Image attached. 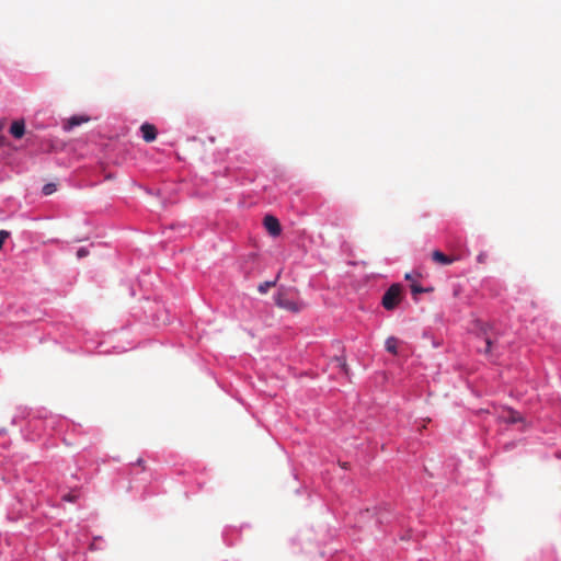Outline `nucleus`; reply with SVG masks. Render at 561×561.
Instances as JSON below:
<instances>
[{
  "label": "nucleus",
  "instance_id": "nucleus-8",
  "mask_svg": "<svg viewBox=\"0 0 561 561\" xmlns=\"http://www.w3.org/2000/svg\"><path fill=\"white\" fill-rule=\"evenodd\" d=\"M10 133L11 135L14 137V138H22L23 135L25 134V124H24V121H14L12 124H11V127H10Z\"/></svg>",
  "mask_w": 561,
  "mask_h": 561
},
{
  "label": "nucleus",
  "instance_id": "nucleus-15",
  "mask_svg": "<svg viewBox=\"0 0 561 561\" xmlns=\"http://www.w3.org/2000/svg\"><path fill=\"white\" fill-rule=\"evenodd\" d=\"M484 342H485V350H484V353H485V354H489V353L491 352L492 346H493V341L491 340V337H490V336H485Z\"/></svg>",
  "mask_w": 561,
  "mask_h": 561
},
{
  "label": "nucleus",
  "instance_id": "nucleus-14",
  "mask_svg": "<svg viewBox=\"0 0 561 561\" xmlns=\"http://www.w3.org/2000/svg\"><path fill=\"white\" fill-rule=\"evenodd\" d=\"M10 237V232L7 230H0V250L3 247L5 240Z\"/></svg>",
  "mask_w": 561,
  "mask_h": 561
},
{
  "label": "nucleus",
  "instance_id": "nucleus-4",
  "mask_svg": "<svg viewBox=\"0 0 561 561\" xmlns=\"http://www.w3.org/2000/svg\"><path fill=\"white\" fill-rule=\"evenodd\" d=\"M264 227L273 237L279 236L282 231L278 219L271 215L264 217Z\"/></svg>",
  "mask_w": 561,
  "mask_h": 561
},
{
  "label": "nucleus",
  "instance_id": "nucleus-19",
  "mask_svg": "<svg viewBox=\"0 0 561 561\" xmlns=\"http://www.w3.org/2000/svg\"><path fill=\"white\" fill-rule=\"evenodd\" d=\"M478 261L481 262V263L484 262V254H480L478 256Z\"/></svg>",
  "mask_w": 561,
  "mask_h": 561
},
{
  "label": "nucleus",
  "instance_id": "nucleus-6",
  "mask_svg": "<svg viewBox=\"0 0 561 561\" xmlns=\"http://www.w3.org/2000/svg\"><path fill=\"white\" fill-rule=\"evenodd\" d=\"M90 121L89 116L85 115H75L68 118L64 124L65 130H71L73 127L81 125L82 123H87Z\"/></svg>",
  "mask_w": 561,
  "mask_h": 561
},
{
  "label": "nucleus",
  "instance_id": "nucleus-10",
  "mask_svg": "<svg viewBox=\"0 0 561 561\" xmlns=\"http://www.w3.org/2000/svg\"><path fill=\"white\" fill-rule=\"evenodd\" d=\"M279 276H280V272H278V274L276 275V278L274 280L261 283L257 287V290L261 294H266L270 290V288H272L276 285Z\"/></svg>",
  "mask_w": 561,
  "mask_h": 561
},
{
  "label": "nucleus",
  "instance_id": "nucleus-2",
  "mask_svg": "<svg viewBox=\"0 0 561 561\" xmlns=\"http://www.w3.org/2000/svg\"><path fill=\"white\" fill-rule=\"evenodd\" d=\"M401 301V286L391 285L382 296L381 304L386 310H393Z\"/></svg>",
  "mask_w": 561,
  "mask_h": 561
},
{
  "label": "nucleus",
  "instance_id": "nucleus-9",
  "mask_svg": "<svg viewBox=\"0 0 561 561\" xmlns=\"http://www.w3.org/2000/svg\"><path fill=\"white\" fill-rule=\"evenodd\" d=\"M399 340L394 336H390L386 340V350L396 355L398 353Z\"/></svg>",
  "mask_w": 561,
  "mask_h": 561
},
{
  "label": "nucleus",
  "instance_id": "nucleus-17",
  "mask_svg": "<svg viewBox=\"0 0 561 561\" xmlns=\"http://www.w3.org/2000/svg\"><path fill=\"white\" fill-rule=\"evenodd\" d=\"M62 499L68 502H75L77 496L75 494L68 493V494L64 495Z\"/></svg>",
  "mask_w": 561,
  "mask_h": 561
},
{
  "label": "nucleus",
  "instance_id": "nucleus-5",
  "mask_svg": "<svg viewBox=\"0 0 561 561\" xmlns=\"http://www.w3.org/2000/svg\"><path fill=\"white\" fill-rule=\"evenodd\" d=\"M140 131H141L142 139L146 142L154 141L157 138V135H158V130H157L156 126L152 124H149V123H144L140 126Z\"/></svg>",
  "mask_w": 561,
  "mask_h": 561
},
{
  "label": "nucleus",
  "instance_id": "nucleus-13",
  "mask_svg": "<svg viewBox=\"0 0 561 561\" xmlns=\"http://www.w3.org/2000/svg\"><path fill=\"white\" fill-rule=\"evenodd\" d=\"M55 191H56V185L54 183H48V184L44 185V187H43V193L45 195H50Z\"/></svg>",
  "mask_w": 561,
  "mask_h": 561
},
{
  "label": "nucleus",
  "instance_id": "nucleus-7",
  "mask_svg": "<svg viewBox=\"0 0 561 561\" xmlns=\"http://www.w3.org/2000/svg\"><path fill=\"white\" fill-rule=\"evenodd\" d=\"M432 259L434 262H436L440 265H449L457 260L456 257L446 255L445 253H443L439 250L433 251Z\"/></svg>",
  "mask_w": 561,
  "mask_h": 561
},
{
  "label": "nucleus",
  "instance_id": "nucleus-11",
  "mask_svg": "<svg viewBox=\"0 0 561 561\" xmlns=\"http://www.w3.org/2000/svg\"><path fill=\"white\" fill-rule=\"evenodd\" d=\"M333 362L336 364V367H339L346 376H348V373H350L348 366L343 356H341V357L335 356Z\"/></svg>",
  "mask_w": 561,
  "mask_h": 561
},
{
  "label": "nucleus",
  "instance_id": "nucleus-16",
  "mask_svg": "<svg viewBox=\"0 0 561 561\" xmlns=\"http://www.w3.org/2000/svg\"><path fill=\"white\" fill-rule=\"evenodd\" d=\"M89 254V251L85 248H80L77 252L78 257H84Z\"/></svg>",
  "mask_w": 561,
  "mask_h": 561
},
{
  "label": "nucleus",
  "instance_id": "nucleus-12",
  "mask_svg": "<svg viewBox=\"0 0 561 561\" xmlns=\"http://www.w3.org/2000/svg\"><path fill=\"white\" fill-rule=\"evenodd\" d=\"M430 290H432V288H428V289H427V288L422 287V286H421V285H419V284H412V285H411V293H412L414 296H416V295H419V294H421V293L430 291Z\"/></svg>",
  "mask_w": 561,
  "mask_h": 561
},
{
  "label": "nucleus",
  "instance_id": "nucleus-3",
  "mask_svg": "<svg viewBox=\"0 0 561 561\" xmlns=\"http://www.w3.org/2000/svg\"><path fill=\"white\" fill-rule=\"evenodd\" d=\"M499 419L508 424H515L518 422H523L524 419L522 414L513 409H505L499 414Z\"/></svg>",
  "mask_w": 561,
  "mask_h": 561
},
{
  "label": "nucleus",
  "instance_id": "nucleus-1",
  "mask_svg": "<svg viewBox=\"0 0 561 561\" xmlns=\"http://www.w3.org/2000/svg\"><path fill=\"white\" fill-rule=\"evenodd\" d=\"M275 304L277 307L294 313L300 312L305 308V304L302 301L291 299L285 291H279L277 294Z\"/></svg>",
  "mask_w": 561,
  "mask_h": 561
},
{
  "label": "nucleus",
  "instance_id": "nucleus-18",
  "mask_svg": "<svg viewBox=\"0 0 561 561\" xmlns=\"http://www.w3.org/2000/svg\"><path fill=\"white\" fill-rule=\"evenodd\" d=\"M136 463H137L138 466H140V467L142 468V470H145V461H144L141 458H138V459H137V461H136Z\"/></svg>",
  "mask_w": 561,
  "mask_h": 561
},
{
  "label": "nucleus",
  "instance_id": "nucleus-20",
  "mask_svg": "<svg viewBox=\"0 0 561 561\" xmlns=\"http://www.w3.org/2000/svg\"><path fill=\"white\" fill-rule=\"evenodd\" d=\"M405 278H407V279H411L410 274H407V275H405Z\"/></svg>",
  "mask_w": 561,
  "mask_h": 561
}]
</instances>
